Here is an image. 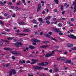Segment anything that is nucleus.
<instances>
[{
    "instance_id": "5",
    "label": "nucleus",
    "mask_w": 76,
    "mask_h": 76,
    "mask_svg": "<svg viewBox=\"0 0 76 76\" xmlns=\"http://www.w3.org/2000/svg\"><path fill=\"white\" fill-rule=\"evenodd\" d=\"M15 34L16 35H20L21 36H25V35H28V34H21L18 33H15Z\"/></svg>"
},
{
    "instance_id": "28",
    "label": "nucleus",
    "mask_w": 76,
    "mask_h": 76,
    "mask_svg": "<svg viewBox=\"0 0 76 76\" xmlns=\"http://www.w3.org/2000/svg\"><path fill=\"white\" fill-rule=\"evenodd\" d=\"M63 5H61V11H63L64 10V9H63Z\"/></svg>"
},
{
    "instance_id": "27",
    "label": "nucleus",
    "mask_w": 76,
    "mask_h": 76,
    "mask_svg": "<svg viewBox=\"0 0 76 76\" xmlns=\"http://www.w3.org/2000/svg\"><path fill=\"white\" fill-rule=\"evenodd\" d=\"M54 70L56 71V72H57L58 71V69L57 68V67H55L54 69Z\"/></svg>"
},
{
    "instance_id": "40",
    "label": "nucleus",
    "mask_w": 76,
    "mask_h": 76,
    "mask_svg": "<svg viewBox=\"0 0 76 76\" xmlns=\"http://www.w3.org/2000/svg\"><path fill=\"white\" fill-rule=\"evenodd\" d=\"M20 31L18 30H15V32H17V33H19L20 32Z\"/></svg>"
},
{
    "instance_id": "45",
    "label": "nucleus",
    "mask_w": 76,
    "mask_h": 76,
    "mask_svg": "<svg viewBox=\"0 0 76 76\" xmlns=\"http://www.w3.org/2000/svg\"><path fill=\"white\" fill-rule=\"evenodd\" d=\"M3 4V2L2 1H0V4L2 5Z\"/></svg>"
},
{
    "instance_id": "35",
    "label": "nucleus",
    "mask_w": 76,
    "mask_h": 76,
    "mask_svg": "<svg viewBox=\"0 0 76 76\" xmlns=\"http://www.w3.org/2000/svg\"><path fill=\"white\" fill-rule=\"evenodd\" d=\"M54 47L55 48H56V49H58L59 48V46H54Z\"/></svg>"
},
{
    "instance_id": "7",
    "label": "nucleus",
    "mask_w": 76,
    "mask_h": 76,
    "mask_svg": "<svg viewBox=\"0 0 76 76\" xmlns=\"http://www.w3.org/2000/svg\"><path fill=\"white\" fill-rule=\"evenodd\" d=\"M31 40L32 41L35 42H41L39 40H38L36 39H32Z\"/></svg>"
},
{
    "instance_id": "22",
    "label": "nucleus",
    "mask_w": 76,
    "mask_h": 76,
    "mask_svg": "<svg viewBox=\"0 0 76 76\" xmlns=\"http://www.w3.org/2000/svg\"><path fill=\"white\" fill-rule=\"evenodd\" d=\"M29 48L31 50H34L35 48V47L33 46L30 45L29 46Z\"/></svg>"
},
{
    "instance_id": "36",
    "label": "nucleus",
    "mask_w": 76,
    "mask_h": 76,
    "mask_svg": "<svg viewBox=\"0 0 76 76\" xmlns=\"http://www.w3.org/2000/svg\"><path fill=\"white\" fill-rule=\"evenodd\" d=\"M46 22L48 24H50V22L48 20H46Z\"/></svg>"
},
{
    "instance_id": "11",
    "label": "nucleus",
    "mask_w": 76,
    "mask_h": 76,
    "mask_svg": "<svg viewBox=\"0 0 76 76\" xmlns=\"http://www.w3.org/2000/svg\"><path fill=\"white\" fill-rule=\"evenodd\" d=\"M51 54L49 53V54H45V57H46V58H48V57H50V56H51Z\"/></svg>"
},
{
    "instance_id": "26",
    "label": "nucleus",
    "mask_w": 76,
    "mask_h": 76,
    "mask_svg": "<svg viewBox=\"0 0 76 76\" xmlns=\"http://www.w3.org/2000/svg\"><path fill=\"white\" fill-rule=\"evenodd\" d=\"M19 25H25V23L24 22H21L19 23Z\"/></svg>"
},
{
    "instance_id": "20",
    "label": "nucleus",
    "mask_w": 76,
    "mask_h": 76,
    "mask_svg": "<svg viewBox=\"0 0 76 76\" xmlns=\"http://www.w3.org/2000/svg\"><path fill=\"white\" fill-rule=\"evenodd\" d=\"M19 63L20 64H22L23 63H25V61L24 60H23L22 61H19Z\"/></svg>"
},
{
    "instance_id": "44",
    "label": "nucleus",
    "mask_w": 76,
    "mask_h": 76,
    "mask_svg": "<svg viewBox=\"0 0 76 76\" xmlns=\"http://www.w3.org/2000/svg\"><path fill=\"white\" fill-rule=\"evenodd\" d=\"M1 41H4V42H8V41L7 40H4V39H1Z\"/></svg>"
},
{
    "instance_id": "37",
    "label": "nucleus",
    "mask_w": 76,
    "mask_h": 76,
    "mask_svg": "<svg viewBox=\"0 0 76 76\" xmlns=\"http://www.w3.org/2000/svg\"><path fill=\"white\" fill-rule=\"evenodd\" d=\"M0 24H2V25H4V23H3V22H2V21H0Z\"/></svg>"
},
{
    "instance_id": "64",
    "label": "nucleus",
    "mask_w": 76,
    "mask_h": 76,
    "mask_svg": "<svg viewBox=\"0 0 76 76\" xmlns=\"http://www.w3.org/2000/svg\"><path fill=\"white\" fill-rule=\"evenodd\" d=\"M28 76H34L33 75H31L30 74H28Z\"/></svg>"
},
{
    "instance_id": "19",
    "label": "nucleus",
    "mask_w": 76,
    "mask_h": 76,
    "mask_svg": "<svg viewBox=\"0 0 76 76\" xmlns=\"http://www.w3.org/2000/svg\"><path fill=\"white\" fill-rule=\"evenodd\" d=\"M45 36V37H47L48 38H51V37H50V35H48V34H44Z\"/></svg>"
},
{
    "instance_id": "2",
    "label": "nucleus",
    "mask_w": 76,
    "mask_h": 76,
    "mask_svg": "<svg viewBox=\"0 0 76 76\" xmlns=\"http://www.w3.org/2000/svg\"><path fill=\"white\" fill-rule=\"evenodd\" d=\"M48 64V62H44L39 63L38 65H39V66H47Z\"/></svg>"
},
{
    "instance_id": "58",
    "label": "nucleus",
    "mask_w": 76,
    "mask_h": 76,
    "mask_svg": "<svg viewBox=\"0 0 76 76\" xmlns=\"http://www.w3.org/2000/svg\"><path fill=\"white\" fill-rule=\"evenodd\" d=\"M34 28H37V27H38V26H37V25H35L34 26Z\"/></svg>"
},
{
    "instance_id": "10",
    "label": "nucleus",
    "mask_w": 76,
    "mask_h": 76,
    "mask_svg": "<svg viewBox=\"0 0 76 76\" xmlns=\"http://www.w3.org/2000/svg\"><path fill=\"white\" fill-rule=\"evenodd\" d=\"M41 4H38L37 8V12H38L39 11V10L41 9Z\"/></svg>"
},
{
    "instance_id": "17",
    "label": "nucleus",
    "mask_w": 76,
    "mask_h": 76,
    "mask_svg": "<svg viewBox=\"0 0 76 76\" xmlns=\"http://www.w3.org/2000/svg\"><path fill=\"white\" fill-rule=\"evenodd\" d=\"M42 42L44 43V44H50V41H42Z\"/></svg>"
},
{
    "instance_id": "46",
    "label": "nucleus",
    "mask_w": 76,
    "mask_h": 76,
    "mask_svg": "<svg viewBox=\"0 0 76 76\" xmlns=\"http://www.w3.org/2000/svg\"><path fill=\"white\" fill-rule=\"evenodd\" d=\"M70 20L72 21H74V20H75V19L73 18H72Z\"/></svg>"
},
{
    "instance_id": "54",
    "label": "nucleus",
    "mask_w": 76,
    "mask_h": 76,
    "mask_svg": "<svg viewBox=\"0 0 76 76\" xmlns=\"http://www.w3.org/2000/svg\"><path fill=\"white\" fill-rule=\"evenodd\" d=\"M15 8V9H16L17 10H19V8L18 7H16Z\"/></svg>"
},
{
    "instance_id": "12",
    "label": "nucleus",
    "mask_w": 76,
    "mask_h": 76,
    "mask_svg": "<svg viewBox=\"0 0 76 76\" xmlns=\"http://www.w3.org/2000/svg\"><path fill=\"white\" fill-rule=\"evenodd\" d=\"M67 46L68 47H70V48H71L73 47V45L70 44H68L67 45Z\"/></svg>"
},
{
    "instance_id": "39",
    "label": "nucleus",
    "mask_w": 76,
    "mask_h": 76,
    "mask_svg": "<svg viewBox=\"0 0 76 76\" xmlns=\"http://www.w3.org/2000/svg\"><path fill=\"white\" fill-rule=\"evenodd\" d=\"M58 26H59L60 27H61L62 26V25L60 23L58 24Z\"/></svg>"
},
{
    "instance_id": "23",
    "label": "nucleus",
    "mask_w": 76,
    "mask_h": 76,
    "mask_svg": "<svg viewBox=\"0 0 76 76\" xmlns=\"http://www.w3.org/2000/svg\"><path fill=\"white\" fill-rule=\"evenodd\" d=\"M12 73H13V75H16V72L15 70H12Z\"/></svg>"
},
{
    "instance_id": "24",
    "label": "nucleus",
    "mask_w": 76,
    "mask_h": 76,
    "mask_svg": "<svg viewBox=\"0 0 76 76\" xmlns=\"http://www.w3.org/2000/svg\"><path fill=\"white\" fill-rule=\"evenodd\" d=\"M66 58V57H62L61 58V60H65Z\"/></svg>"
},
{
    "instance_id": "6",
    "label": "nucleus",
    "mask_w": 76,
    "mask_h": 76,
    "mask_svg": "<svg viewBox=\"0 0 76 76\" xmlns=\"http://www.w3.org/2000/svg\"><path fill=\"white\" fill-rule=\"evenodd\" d=\"M68 37L70 38H74V39H75L76 38V36L73 34H70V35H68Z\"/></svg>"
},
{
    "instance_id": "34",
    "label": "nucleus",
    "mask_w": 76,
    "mask_h": 76,
    "mask_svg": "<svg viewBox=\"0 0 76 76\" xmlns=\"http://www.w3.org/2000/svg\"><path fill=\"white\" fill-rule=\"evenodd\" d=\"M36 22H37V21H36L34 19L33 20V23H36Z\"/></svg>"
},
{
    "instance_id": "16",
    "label": "nucleus",
    "mask_w": 76,
    "mask_h": 76,
    "mask_svg": "<svg viewBox=\"0 0 76 76\" xmlns=\"http://www.w3.org/2000/svg\"><path fill=\"white\" fill-rule=\"evenodd\" d=\"M71 60H66V61L65 62L66 64H67V63H70Z\"/></svg>"
},
{
    "instance_id": "48",
    "label": "nucleus",
    "mask_w": 76,
    "mask_h": 76,
    "mask_svg": "<svg viewBox=\"0 0 76 76\" xmlns=\"http://www.w3.org/2000/svg\"><path fill=\"white\" fill-rule=\"evenodd\" d=\"M8 41V42H6V44H9V42H9V41Z\"/></svg>"
},
{
    "instance_id": "38",
    "label": "nucleus",
    "mask_w": 76,
    "mask_h": 76,
    "mask_svg": "<svg viewBox=\"0 0 76 76\" xmlns=\"http://www.w3.org/2000/svg\"><path fill=\"white\" fill-rule=\"evenodd\" d=\"M10 66V63H8L6 65V67H9Z\"/></svg>"
},
{
    "instance_id": "13",
    "label": "nucleus",
    "mask_w": 76,
    "mask_h": 76,
    "mask_svg": "<svg viewBox=\"0 0 76 76\" xmlns=\"http://www.w3.org/2000/svg\"><path fill=\"white\" fill-rule=\"evenodd\" d=\"M24 32H28L30 31V30L28 29H24L23 30Z\"/></svg>"
},
{
    "instance_id": "59",
    "label": "nucleus",
    "mask_w": 76,
    "mask_h": 76,
    "mask_svg": "<svg viewBox=\"0 0 76 76\" xmlns=\"http://www.w3.org/2000/svg\"><path fill=\"white\" fill-rule=\"evenodd\" d=\"M49 72L50 73H51V72H53V70L52 69H50L49 70Z\"/></svg>"
},
{
    "instance_id": "33",
    "label": "nucleus",
    "mask_w": 76,
    "mask_h": 76,
    "mask_svg": "<svg viewBox=\"0 0 76 76\" xmlns=\"http://www.w3.org/2000/svg\"><path fill=\"white\" fill-rule=\"evenodd\" d=\"M52 38H51V39H53V40H54V41H55L56 42L57 41V39H56L53 38L52 37H51Z\"/></svg>"
},
{
    "instance_id": "50",
    "label": "nucleus",
    "mask_w": 76,
    "mask_h": 76,
    "mask_svg": "<svg viewBox=\"0 0 76 76\" xmlns=\"http://www.w3.org/2000/svg\"><path fill=\"white\" fill-rule=\"evenodd\" d=\"M48 34H49V35H52V32L50 31L48 32Z\"/></svg>"
},
{
    "instance_id": "18",
    "label": "nucleus",
    "mask_w": 76,
    "mask_h": 76,
    "mask_svg": "<svg viewBox=\"0 0 76 76\" xmlns=\"http://www.w3.org/2000/svg\"><path fill=\"white\" fill-rule=\"evenodd\" d=\"M51 19V16H49L48 17H47L45 18V19H44V20H47L48 19Z\"/></svg>"
},
{
    "instance_id": "53",
    "label": "nucleus",
    "mask_w": 76,
    "mask_h": 76,
    "mask_svg": "<svg viewBox=\"0 0 76 76\" xmlns=\"http://www.w3.org/2000/svg\"><path fill=\"white\" fill-rule=\"evenodd\" d=\"M30 62H31L30 61L28 60L26 61L27 63H30Z\"/></svg>"
},
{
    "instance_id": "55",
    "label": "nucleus",
    "mask_w": 76,
    "mask_h": 76,
    "mask_svg": "<svg viewBox=\"0 0 76 76\" xmlns=\"http://www.w3.org/2000/svg\"><path fill=\"white\" fill-rule=\"evenodd\" d=\"M37 45V43H35V42H33V45Z\"/></svg>"
},
{
    "instance_id": "63",
    "label": "nucleus",
    "mask_w": 76,
    "mask_h": 76,
    "mask_svg": "<svg viewBox=\"0 0 76 76\" xmlns=\"http://www.w3.org/2000/svg\"><path fill=\"white\" fill-rule=\"evenodd\" d=\"M55 12H57V10L55 9L54 10Z\"/></svg>"
},
{
    "instance_id": "15",
    "label": "nucleus",
    "mask_w": 76,
    "mask_h": 76,
    "mask_svg": "<svg viewBox=\"0 0 76 76\" xmlns=\"http://www.w3.org/2000/svg\"><path fill=\"white\" fill-rule=\"evenodd\" d=\"M49 46V45H43L41 46L40 48H47V47H48Z\"/></svg>"
},
{
    "instance_id": "57",
    "label": "nucleus",
    "mask_w": 76,
    "mask_h": 76,
    "mask_svg": "<svg viewBox=\"0 0 76 76\" xmlns=\"http://www.w3.org/2000/svg\"><path fill=\"white\" fill-rule=\"evenodd\" d=\"M73 31H74V30L73 29H72L71 30H70V32H73Z\"/></svg>"
},
{
    "instance_id": "30",
    "label": "nucleus",
    "mask_w": 76,
    "mask_h": 76,
    "mask_svg": "<svg viewBox=\"0 0 76 76\" xmlns=\"http://www.w3.org/2000/svg\"><path fill=\"white\" fill-rule=\"evenodd\" d=\"M55 3H56V4H58V0H55Z\"/></svg>"
},
{
    "instance_id": "21",
    "label": "nucleus",
    "mask_w": 76,
    "mask_h": 76,
    "mask_svg": "<svg viewBox=\"0 0 76 76\" xmlns=\"http://www.w3.org/2000/svg\"><path fill=\"white\" fill-rule=\"evenodd\" d=\"M55 30L56 32H61V31L59 29L55 28Z\"/></svg>"
},
{
    "instance_id": "49",
    "label": "nucleus",
    "mask_w": 76,
    "mask_h": 76,
    "mask_svg": "<svg viewBox=\"0 0 76 76\" xmlns=\"http://www.w3.org/2000/svg\"><path fill=\"white\" fill-rule=\"evenodd\" d=\"M5 31H7V32H10V30L9 29H6L5 30Z\"/></svg>"
},
{
    "instance_id": "32",
    "label": "nucleus",
    "mask_w": 76,
    "mask_h": 76,
    "mask_svg": "<svg viewBox=\"0 0 76 76\" xmlns=\"http://www.w3.org/2000/svg\"><path fill=\"white\" fill-rule=\"evenodd\" d=\"M38 20L39 21H40L41 22H42L43 21L42 19V18H39Z\"/></svg>"
},
{
    "instance_id": "41",
    "label": "nucleus",
    "mask_w": 76,
    "mask_h": 76,
    "mask_svg": "<svg viewBox=\"0 0 76 76\" xmlns=\"http://www.w3.org/2000/svg\"><path fill=\"white\" fill-rule=\"evenodd\" d=\"M8 5H12V2H10L8 3Z\"/></svg>"
},
{
    "instance_id": "29",
    "label": "nucleus",
    "mask_w": 76,
    "mask_h": 76,
    "mask_svg": "<svg viewBox=\"0 0 76 76\" xmlns=\"http://www.w3.org/2000/svg\"><path fill=\"white\" fill-rule=\"evenodd\" d=\"M55 50H53L52 52V53H50V54H51V56H52V55L53 54H54V53L55 52Z\"/></svg>"
},
{
    "instance_id": "43",
    "label": "nucleus",
    "mask_w": 76,
    "mask_h": 76,
    "mask_svg": "<svg viewBox=\"0 0 76 76\" xmlns=\"http://www.w3.org/2000/svg\"><path fill=\"white\" fill-rule=\"evenodd\" d=\"M14 41H17V42H18V41H19V40H18L15 39H14Z\"/></svg>"
},
{
    "instance_id": "42",
    "label": "nucleus",
    "mask_w": 76,
    "mask_h": 76,
    "mask_svg": "<svg viewBox=\"0 0 76 76\" xmlns=\"http://www.w3.org/2000/svg\"><path fill=\"white\" fill-rule=\"evenodd\" d=\"M12 58L13 60H15V57L14 56H12Z\"/></svg>"
},
{
    "instance_id": "61",
    "label": "nucleus",
    "mask_w": 76,
    "mask_h": 76,
    "mask_svg": "<svg viewBox=\"0 0 76 76\" xmlns=\"http://www.w3.org/2000/svg\"><path fill=\"white\" fill-rule=\"evenodd\" d=\"M57 20V18H53V20L54 21L55 20Z\"/></svg>"
},
{
    "instance_id": "8",
    "label": "nucleus",
    "mask_w": 76,
    "mask_h": 76,
    "mask_svg": "<svg viewBox=\"0 0 76 76\" xmlns=\"http://www.w3.org/2000/svg\"><path fill=\"white\" fill-rule=\"evenodd\" d=\"M32 61H34L30 63V64H34L36 63V62H37L38 61L37 59H32Z\"/></svg>"
},
{
    "instance_id": "31",
    "label": "nucleus",
    "mask_w": 76,
    "mask_h": 76,
    "mask_svg": "<svg viewBox=\"0 0 76 76\" xmlns=\"http://www.w3.org/2000/svg\"><path fill=\"white\" fill-rule=\"evenodd\" d=\"M72 50H76V47H74L71 48V49Z\"/></svg>"
},
{
    "instance_id": "56",
    "label": "nucleus",
    "mask_w": 76,
    "mask_h": 76,
    "mask_svg": "<svg viewBox=\"0 0 76 76\" xmlns=\"http://www.w3.org/2000/svg\"><path fill=\"white\" fill-rule=\"evenodd\" d=\"M7 16V14L5 13L4 14V16L6 17V16Z\"/></svg>"
},
{
    "instance_id": "14",
    "label": "nucleus",
    "mask_w": 76,
    "mask_h": 76,
    "mask_svg": "<svg viewBox=\"0 0 76 76\" xmlns=\"http://www.w3.org/2000/svg\"><path fill=\"white\" fill-rule=\"evenodd\" d=\"M4 50H6V51H11V50H12L10 49V48H4Z\"/></svg>"
},
{
    "instance_id": "47",
    "label": "nucleus",
    "mask_w": 76,
    "mask_h": 76,
    "mask_svg": "<svg viewBox=\"0 0 76 76\" xmlns=\"http://www.w3.org/2000/svg\"><path fill=\"white\" fill-rule=\"evenodd\" d=\"M59 35H63V34L61 33V32H59Z\"/></svg>"
},
{
    "instance_id": "51",
    "label": "nucleus",
    "mask_w": 76,
    "mask_h": 76,
    "mask_svg": "<svg viewBox=\"0 0 76 76\" xmlns=\"http://www.w3.org/2000/svg\"><path fill=\"white\" fill-rule=\"evenodd\" d=\"M16 16V14H13L12 16V18H13L14 17H15Z\"/></svg>"
},
{
    "instance_id": "52",
    "label": "nucleus",
    "mask_w": 76,
    "mask_h": 76,
    "mask_svg": "<svg viewBox=\"0 0 76 76\" xmlns=\"http://www.w3.org/2000/svg\"><path fill=\"white\" fill-rule=\"evenodd\" d=\"M43 34H44V33H43V32H40L39 34V35H43Z\"/></svg>"
},
{
    "instance_id": "62",
    "label": "nucleus",
    "mask_w": 76,
    "mask_h": 76,
    "mask_svg": "<svg viewBox=\"0 0 76 76\" xmlns=\"http://www.w3.org/2000/svg\"><path fill=\"white\" fill-rule=\"evenodd\" d=\"M65 13V11H63L61 12L62 15H63Z\"/></svg>"
},
{
    "instance_id": "4",
    "label": "nucleus",
    "mask_w": 76,
    "mask_h": 76,
    "mask_svg": "<svg viewBox=\"0 0 76 76\" xmlns=\"http://www.w3.org/2000/svg\"><path fill=\"white\" fill-rule=\"evenodd\" d=\"M10 53L11 54H15L16 55H18L19 54H20V53H19V51H10Z\"/></svg>"
},
{
    "instance_id": "3",
    "label": "nucleus",
    "mask_w": 76,
    "mask_h": 76,
    "mask_svg": "<svg viewBox=\"0 0 76 76\" xmlns=\"http://www.w3.org/2000/svg\"><path fill=\"white\" fill-rule=\"evenodd\" d=\"M14 45L17 47H20V45L21 46H22V45H23V44L21 42H17L14 43Z\"/></svg>"
},
{
    "instance_id": "9",
    "label": "nucleus",
    "mask_w": 76,
    "mask_h": 76,
    "mask_svg": "<svg viewBox=\"0 0 76 76\" xmlns=\"http://www.w3.org/2000/svg\"><path fill=\"white\" fill-rule=\"evenodd\" d=\"M76 3H75V2L73 1L72 3V5H75L74 6V12L75 13L76 12Z\"/></svg>"
},
{
    "instance_id": "1",
    "label": "nucleus",
    "mask_w": 76,
    "mask_h": 76,
    "mask_svg": "<svg viewBox=\"0 0 76 76\" xmlns=\"http://www.w3.org/2000/svg\"><path fill=\"white\" fill-rule=\"evenodd\" d=\"M33 69H34V70L35 71V70L36 69H39V70H42V69H44V70H48V69L47 68H45L44 69V67L42 66L39 67L38 66H34L33 67Z\"/></svg>"
},
{
    "instance_id": "25",
    "label": "nucleus",
    "mask_w": 76,
    "mask_h": 76,
    "mask_svg": "<svg viewBox=\"0 0 76 76\" xmlns=\"http://www.w3.org/2000/svg\"><path fill=\"white\" fill-rule=\"evenodd\" d=\"M9 75H12V71H10L9 72Z\"/></svg>"
},
{
    "instance_id": "60",
    "label": "nucleus",
    "mask_w": 76,
    "mask_h": 76,
    "mask_svg": "<svg viewBox=\"0 0 76 76\" xmlns=\"http://www.w3.org/2000/svg\"><path fill=\"white\" fill-rule=\"evenodd\" d=\"M11 17V16H10V15H9L7 17V19H9V18H10Z\"/></svg>"
}]
</instances>
